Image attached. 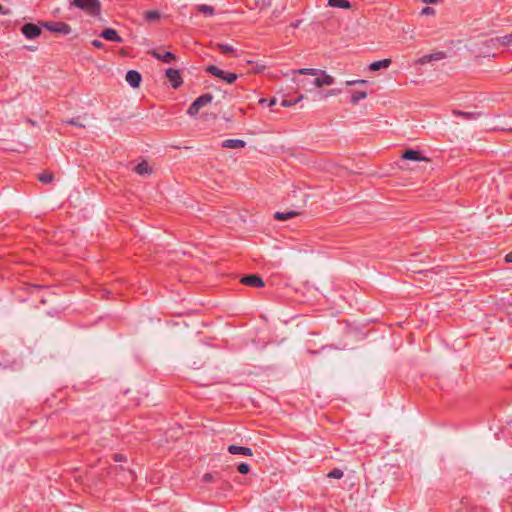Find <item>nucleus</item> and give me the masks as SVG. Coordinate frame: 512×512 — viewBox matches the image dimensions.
I'll list each match as a JSON object with an SVG mask.
<instances>
[{
  "mask_svg": "<svg viewBox=\"0 0 512 512\" xmlns=\"http://www.w3.org/2000/svg\"><path fill=\"white\" fill-rule=\"evenodd\" d=\"M134 171L138 174V175H149L152 173V168L151 166L149 165V163L146 161V160H143L141 161L140 163H138L135 168H134Z\"/></svg>",
  "mask_w": 512,
  "mask_h": 512,
  "instance_id": "obj_14",
  "label": "nucleus"
},
{
  "mask_svg": "<svg viewBox=\"0 0 512 512\" xmlns=\"http://www.w3.org/2000/svg\"><path fill=\"white\" fill-rule=\"evenodd\" d=\"M213 100V95L210 93H205L196 98L187 110V114L191 117H195L201 108L211 103Z\"/></svg>",
  "mask_w": 512,
  "mask_h": 512,
  "instance_id": "obj_3",
  "label": "nucleus"
},
{
  "mask_svg": "<svg viewBox=\"0 0 512 512\" xmlns=\"http://www.w3.org/2000/svg\"><path fill=\"white\" fill-rule=\"evenodd\" d=\"M506 263H512V251L505 256Z\"/></svg>",
  "mask_w": 512,
  "mask_h": 512,
  "instance_id": "obj_35",
  "label": "nucleus"
},
{
  "mask_svg": "<svg viewBox=\"0 0 512 512\" xmlns=\"http://www.w3.org/2000/svg\"><path fill=\"white\" fill-rule=\"evenodd\" d=\"M216 48L222 54H233L235 52L234 47L232 45H229V44L218 43L216 45Z\"/></svg>",
  "mask_w": 512,
  "mask_h": 512,
  "instance_id": "obj_22",
  "label": "nucleus"
},
{
  "mask_svg": "<svg viewBox=\"0 0 512 512\" xmlns=\"http://www.w3.org/2000/svg\"><path fill=\"white\" fill-rule=\"evenodd\" d=\"M144 18L149 22L156 21L160 18V13L156 10L146 11L144 13Z\"/></svg>",
  "mask_w": 512,
  "mask_h": 512,
  "instance_id": "obj_24",
  "label": "nucleus"
},
{
  "mask_svg": "<svg viewBox=\"0 0 512 512\" xmlns=\"http://www.w3.org/2000/svg\"><path fill=\"white\" fill-rule=\"evenodd\" d=\"M391 64V59H382L379 61H375L370 64L369 69L371 71H378L381 68H388Z\"/></svg>",
  "mask_w": 512,
  "mask_h": 512,
  "instance_id": "obj_17",
  "label": "nucleus"
},
{
  "mask_svg": "<svg viewBox=\"0 0 512 512\" xmlns=\"http://www.w3.org/2000/svg\"><path fill=\"white\" fill-rule=\"evenodd\" d=\"M116 460L120 461V460H122V457L120 455H116Z\"/></svg>",
  "mask_w": 512,
  "mask_h": 512,
  "instance_id": "obj_41",
  "label": "nucleus"
},
{
  "mask_svg": "<svg viewBox=\"0 0 512 512\" xmlns=\"http://www.w3.org/2000/svg\"><path fill=\"white\" fill-rule=\"evenodd\" d=\"M433 13H434V9L431 7H425L421 11L422 15H429V14H433Z\"/></svg>",
  "mask_w": 512,
  "mask_h": 512,
  "instance_id": "obj_31",
  "label": "nucleus"
},
{
  "mask_svg": "<svg viewBox=\"0 0 512 512\" xmlns=\"http://www.w3.org/2000/svg\"><path fill=\"white\" fill-rule=\"evenodd\" d=\"M367 97V93L365 91H355L351 95V103L357 104L360 100L365 99Z\"/></svg>",
  "mask_w": 512,
  "mask_h": 512,
  "instance_id": "obj_23",
  "label": "nucleus"
},
{
  "mask_svg": "<svg viewBox=\"0 0 512 512\" xmlns=\"http://www.w3.org/2000/svg\"><path fill=\"white\" fill-rule=\"evenodd\" d=\"M402 159L412 161H428V159L422 156L421 152L414 149L405 150L402 154Z\"/></svg>",
  "mask_w": 512,
  "mask_h": 512,
  "instance_id": "obj_10",
  "label": "nucleus"
},
{
  "mask_svg": "<svg viewBox=\"0 0 512 512\" xmlns=\"http://www.w3.org/2000/svg\"><path fill=\"white\" fill-rule=\"evenodd\" d=\"M125 80L132 88H138L142 81V76L136 70H128L126 73Z\"/></svg>",
  "mask_w": 512,
  "mask_h": 512,
  "instance_id": "obj_8",
  "label": "nucleus"
},
{
  "mask_svg": "<svg viewBox=\"0 0 512 512\" xmlns=\"http://www.w3.org/2000/svg\"><path fill=\"white\" fill-rule=\"evenodd\" d=\"M301 23H302V20H301V19H298V20H296V21L292 22V23L290 24V27H292V28L296 29V28H298V27L301 25Z\"/></svg>",
  "mask_w": 512,
  "mask_h": 512,
  "instance_id": "obj_33",
  "label": "nucleus"
},
{
  "mask_svg": "<svg viewBox=\"0 0 512 512\" xmlns=\"http://www.w3.org/2000/svg\"><path fill=\"white\" fill-rule=\"evenodd\" d=\"M238 471H239L241 474H247V473L250 471V466H249L247 463H241V464L238 466Z\"/></svg>",
  "mask_w": 512,
  "mask_h": 512,
  "instance_id": "obj_28",
  "label": "nucleus"
},
{
  "mask_svg": "<svg viewBox=\"0 0 512 512\" xmlns=\"http://www.w3.org/2000/svg\"><path fill=\"white\" fill-rule=\"evenodd\" d=\"M241 283L251 287H263L264 281L257 275H247L241 279Z\"/></svg>",
  "mask_w": 512,
  "mask_h": 512,
  "instance_id": "obj_11",
  "label": "nucleus"
},
{
  "mask_svg": "<svg viewBox=\"0 0 512 512\" xmlns=\"http://www.w3.org/2000/svg\"><path fill=\"white\" fill-rule=\"evenodd\" d=\"M343 471L340 470V469H333L332 471H330L328 473V477L329 478H335V479H340L343 477Z\"/></svg>",
  "mask_w": 512,
  "mask_h": 512,
  "instance_id": "obj_27",
  "label": "nucleus"
},
{
  "mask_svg": "<svg viewBox=\"0 0 512 512\" xmlns=\"http://www.w3.org/2000/svg\"><path fill=\"white\" fill-rule=\"evenodd\" d=\"M340 93V90H330L327 92L326 96L336 95Z\"/></svg>",
  "mask_w": 512,
  "mask_h": 512,
  "instance_id": "obj_37",
  "label": "nucleus"
},
{
  "mask_svg": "<svg viewBox=\"0 0 512 512\" xmlns=\"http://www.w3.org/2000/svg\"><path fill=\"white\" fill-rule=\"evenodd\" d=\"M259 103L260 104L267 103V105L271 107L276 104V99L272 98V99L267 100V99L262 98L259 100Z\"/></svg>",
  "mask_w": 512,
  "mask_h": 512,
  "instance_id": "obj_30",
  "label": "nucleus"
},
{
  "mask_svg": "<svg viewBox=\"0 0 512 512\" xmlns=\"http://www.w3.org/2000/svg\"><path fill=\"white\" fill-rule=\"evenodd\" d=\"M41 26L50 32L61 35H68L72 31L71 26L62 21H43Z\"/></svg>",
  "mask_w": 512,
  "mask_h": 512,
  "instance_id": "obj_4",
  "label": "nucleus"
},
{
  "mask_svg": "<svg viewBox=\"0 0 512 512\" xmlns=\"http://www.w3.org/2000/svg\"><path fill=\"white\" fill-rule=\"evenodd\" d=\"M3 6L0 4V14L2 13Z\"/></svg>",
  "mask_w": 512,
  "mask_h": 512,
  "instance_id": "obj_42",
  "label": "nucleus"
},
{
  "mask_svg": "<svg viewBox=\"0 0 512 512\" xmlns=\"http://www.w3.org/2000/svg\"><path fill=\"white\" fill-rule=\"evenodd\" d=\"M492 41H496L502 46H510L512 45V34L504 35L501 37H496Z\"/></svg>",
  "mask_w": 512,
  "mask_h": 512,
  "instance_id": "obj_21",
  "label": "nucleus"
},
{
  "mask_svg": "<svg viewBox=\"0 0 512 512\" xmlns=\"http://www.w3.org/2000/svg\"><path fill=\"white\" fill-rule=\"evenodd\" d=\"M203 480H204L205 482H210V481H212V475H211V474H205V475L203 476Z\"/></svg>",
  "mask_w": 512,
  "mask_h": 512,
  "instance_id": "obj_36",
  "label": "nucleus"
},
{
  "mask_svg": "<svg viewBox=\"0 0 512 512\" xmlns=\"http://www.w3.org/2000/svg\"><path fill=\"white\" fill-rule=\"evenodd\" d=\"M227 450L231 454H240V455L249 456V457L253 456L252 449H250L248 447H242V446H237V445H229Z\"/></svg>",
  "mask_w": 512,
  "mask_h": 512,
  "instance_id": "obj_13",
  "label": "nucleus"
},
{
  "mask_svg": "<svg viewBox=\"0 0 512 512\" xmlns=\"http://www.w3.org/2000/svg\"><path fill=\"white\" fill-rule=\"evenodd\" d=\"M166 77L168 78L169 82L171 83V86L174 89L179 88L183 83L181 74H180L179 70H177V69L168 68L166 70Z\"/></svg>",
  "mask_w": 512,
  "mask_h": 512,
  "instance_id": "obj_7",
  "label": "nucleus"
},
{
  "mask_svg": "<svg viewBox=\"0 0 512 512\" xmlns=\"http://www.w3.org/2000/svg\"><path fill=\"white\" fill-rule=\"evenodd\" d=\"M41 24L26 23L21 27L22 34L28 39H35L42 33Z\"/></svg>",
  "mask_w": 512,
  "mask_h": 512,
  "instance_id": "obj_6",
  "label": "nucleus"
},
{
  "mask_svg": "<svg viewBox=\"0 0 512 512\" xmlns=\"http://www.w3.org/2000/svg\"><path fill=\"white\" fill-rule=\"evenodd\" d=\"M221 146L228 149H239L246 146V142L241 139H226L222 142Z\"/></svg>",
  "mask_w": 512,
  "mask_h": 512,
  "instance_id": "obj_12",
  "label": "nucleus"
},
{
  "mask_svg": "<svg viewBox=\"0 0 512 512\" xmlns=\"http://www.w3.org/2000/svg\"><path fill=\"white\" fill-rule=\"evenodd\" d=\"M306 204V200H303L302 201V206H304Z\"/></svg>",
  "mask_w": 512,
  "mask_h": 512,
  "instance_id": "obj_44",
  "label": "nucleus"
},
{
  "mask_svg": "<svg viewBox=\"0 0 512 512\" xmlns=\"http://www.w3.org/2000/svg\"><path fill=\"white\" fill-rule=\"evenodd\" d=\"M328 6L341 9H350L351 3L348 0H328Z\"/></svg>",
  "mask_w": 512,
  "mask_h": 512,
  "instance_id": "obj_19",
  "label": "nucleus"
},
{
  "mask_svg": "<svg viewBox=\"0 0 512 512\" xmlns=\"http://www.w3.org/2000/svg\"><path fill=\"white\" fill-rule=\"evenodd\" d=\"M153 56L156 59L161 60L164 63H171L172 61H174L176 59V56L172 52H169V51H167L163 54L153 52Z\"/></svg>",
  "mask_w": 512,
  "mask_h": 512,
  "instance_id": "obj_18",
  "label": "nucleus"
},
{
  "mask_svg": "<svg viewBox=\"0 0 512 512\" xmlns=\"http://www.w3.org/2000/svg\"><path fill=\"white\" fill-rule=\"evenodd\" d=\"M38 180L44 184H49L54 179V174L51 171H44L38 175Z\"/></svg>",
  "mask_w": 512,
  "mask_h": 512,
  "instance_id": "obj_20",
  "label": "nucleus"
},
{
  "mask_svg": "<svg viewBox=\"0 0 512 512\" xmlns=\"http://www.w3.org/2000/svg\"><path fill=\"white\" fill-rule=\"evenodd\" d=\"M444 57H445V53L444 52H436V53H432V54H427V55H424L423 57H421L418 60V63L426 64V63H429L431 61L441 60Z\"/></svg>",
  "mask_w": 512,
  "mask_h": 512,
  "instance_id": "obj_15",
  "label": "nucleus"
},
{
  "mask_svg": "<svg viewBox=\"0 0 512 512\" xmlns=\"http://www.w3.org/2000/svg\"><path fill=\"white\" fill-rule=\"evenodd\" d=\"M100 36L108 41L117 42V43L123 42V39L120 37L118 32L113 28H107V29L103 30L101 32Z\"/></svg>",
  "mask_w": 512,
  "mask_h": 512,
  "instance_id": "obj_9",
  "label": "nucleus"
},
{
  "mask_svg": "<svg viewBox=\"0 0 512 512\" xmlns=\"http://www.w3.org/2000/svg\"><path fill=\"white\" fill-rule=\"evenodd\" d=\"M91 44L95 47V48H102L103 47V43L100 41V40H93L91 42Z\"/></svg>",
  "mask_w": 512,
  "mask_h": 512,
  "instance_id": "obj_32",
  "label": "nucleus"
},
{
  "mask_svg": "<svg viewBox=\"0 0 512 512\" xmlns=\"http://www.w3.org/2000/svg\"><path fill=\"white\" fill-rule=\"evenodd\" d=\"M297 84H298V85H302L303 87H305V85H306V83H305V81H304V80H298V81H297Z\"/></svg>",
  "mask_w": 512,
  "mask_h": 512,
  "instance_id": "obj_40",
  "label": "nucleus"
},
{
  "mask_svg": "<svg viewBox=\"0 0 512 512\" xmlns=\"http://www.w3.org/2000/svg\"><path fill=\"white\" fill-rule=\"evenodd\" d=\"M356 83H359V84H366L367 81L366 80H355V81H347V85H353V84H356Z\"/></svg>",
  "mask_w": 512,
  "mask_h": 512,
  "instance_id": "obj_34",
  "label": "nucleus"
},
{
  "mask_svg": "<svg viewBox=\"0 0 512 512\" xmlns=\"http://www.w3.org/2000/svg\"><path fill=\"white\" fill-rule=\"evenodd\" d=\"M197 10L203 14L212 16L214 15V8L212 6L201 4L197 6Z\"/></svg>",
  "mask_w": 512,
  "mask_h": 512,
  "instance_id": "obj_25",
  "label": "nucleus"
},
{
  "mask_svg": "<svg viewBox=\"0 0 512 512\" xmlns=\"http://www.w3.org/2000/svg\"><path fill=\"white\" fill-rule=\"evenodd\" d=\"M426 4H436L438 0H422Z\"/></svg>",
  "mask_w": 512,
  "mask_h": 512,
  "instance_id": "obj_39",
  "label": "nucleus"
},
{
  "mask_svg": "<svg viewBox=\"0 0 512 512\" xmlns=\"http://www.w3.org/2000/svg\"><path fill=\"white\" fill-rule=\"evenodd\" d=\"M293 73L315 76V79L312 81V83L319 88L323 86H330L334 83V78L328 75L324 70L320 69L302 68L294 70Z\"/></svg>",
  "mask_w": 512,
  "mask_h": 512,
  "instance_id": "obj_1",
  "label": "nucleus"
},
{
  "mask_svg": "<svg viewBox=\"0 0 512 512\" xmlns=\"http://www.w3.org/2000/svg\"><path fill=\"white\" fill-rule=\"evenodd\" d=\"M508 132L512 133V128L506 129Z\"/></svg>",
  "mask_w": 512,
  "mask_h": 512,
  "instance_id": "obj_43",
  "label": "nucleus"
},
{
  "mask_svg": "<svg viewBox=\"0 0 512 512\" xmlns=\"http://www.w3.org/2000/svg\"><path fill=\"white\" fill-rule=\"evenodd\" d=\"M291 105H292V103L290 101H288V100H283L282 101V106H284V107H288V106H291Z\"/></svg>",
  "mask_w": 512,
  "mask_h": 512,
  "instance_id": "obj_38",
  "label": "nucleus"
},
{
  "mask_svg": "<svg viewBox=\"0 0 512 512\" xmlns=\"http://www.w3.org/2000/svg\"><path fill=\"white\" fill-rule=\"evenodd\" d=\"M455 115L457 116H461L467 120H470L472 118H475L476 115H478L477 113H472V112H464V111H457V112H454Z\"/></svg>",
  "mask_w": 512,
  "mask_h": 512,
  "instance_id": "obj_26",
  "label": "nucleus"
},
{
  "mask_svg": "<svg viewBox=\"0 0 512 512\" xmlns=\"http://www.w3.org/2000/svg\"><path fill=\"white\" fill-rule=\"evenodd\" d=\"M205 70L207 73L225 81L228 84L234 83L238 78L237 74L226 72L215 65H208Z\"/></svg>",
  "mask_w": 512,
  "mask_h": 512,
  "instance_id": "obj_5",
  "label": "nucleus"
},
{
  "mask_svg": "<svg viewBox=\"0 0 512 512\" xmlns=\"http://www.w3.org/2000/svg\"><path fill=\"white\" fill-rule=\"evenodd\" d=\"M71 4L91 16H98L101 12L99 0H72Z\"/></svg>",
  "mask_w": 512,
  "mask_h": 512,
  "instance_id": "obj_2",
  "label": "nucleus"
},
{
  "mask_svg": "<svg viewBox=\"0 0 512 512\" xmlns=\"http://www.w3.org/2000/svg\"><path fill=\"white\" fill-rule=\"evenodd\" d=\"M64 123L67 125H74V126H78V127H82V128L85 127L83 124L79 123L76 119L65 120Z\"/></svg>",
  "mask_w": 512,
  "mask_h": 512,
  "instance_id": "obj_29",
  "label": "nucleus"
},
{
  "mask_svg": "<svg viewBox=\"0 0 512 512\" xmlns=\"http://www.w3.org/2000/svg\"><path fill=\"white\" fill-rule=\"evenodd\" d=\"M297 215H299V212L291 210V211H286V212H276L274 214V218L279 221H286V220H289Z\"/></svg>",
  "mask_w": 512,
  "mask_h": 512,
  "instance_id": "obj_16",
  "label": "nucleus"
}]
</instances>
